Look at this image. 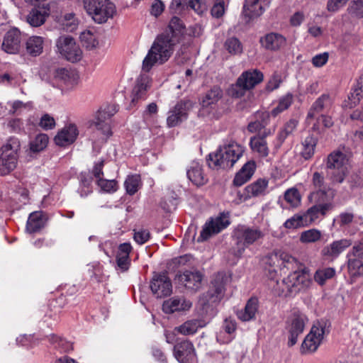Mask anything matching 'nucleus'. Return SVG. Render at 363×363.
Here are the masks:
<instances>
[{
    "instance_id": "nucleus-15",
    "label": "nucleus",
    "mask_w": 363,
    "mask_h": 363,
    "mask_svg": "<svg viewBox=\"0 0 363 363\" xmlns=\"http://www.w3.org/2000/svg\"><path fill=\"white\" fill-rule=\"evenodd\" d=\"M230 225L229 217L228 214L220 213V216L205 224V227L201 232L199 241L207 240L211 235L220 233Z\"/></svg>"
},
{
    "instance_id": "nucleus-57",
    "label": "nucleus",
    "mask_w": 363,
    "mask_h": 363,
    "mask_svg": "<svg viewBox=\"0 0 363 363\" xmlns=\"http://www.w3.org/2000/svg\"><path fill=\"white\" fill-rule=\"evenodd\" d=\"M226 50L231 54H240L242 52V47L240 40L236 38H228L225 43Z\"/></svg>"
},
{
    "instance_id": "nucleus-49",
    "label": "nucleus",
    "mask_w": 363,
    "mask_h": 363,
    "mask_svg": "<svg viewBox=\"0 0 363 363\" xmlns=\"http://www.w3.org/2000/svg\"><path fill=\"white\" fill-rule=\"evenodd\" d=\"M321 231L315 228H312L303 231L300 234L299 240L301 243L309 244L319 241L321 239Z\"/></svg>"
},
{
    "instance_id": "nucleus-45",
    "label": "nucleus",
    "mask_w": 363,
    "mask_h": 363,
    "mask_svg": "<svg viewBox=\"0 0 363 363\" xmlns=\"http://www.w3.org/2000/svg\"><path fill=\"white\" fill-rule=\"evenodd\" d=\"M183 29L182 22L179 18L174 16L169 21L167 28L162 34H167L178 41L179 36Z\"/></svg>"
},
{
    "instance_id": "nucleus-29",
    "label": "nucleus",
    "mask_w": 363,
    "mask_h": 363,
    "mask_svg": "<svg viewBox=\"0 0 363 363\" xmlns=\"http://www.w3.org/2000/svg\"><path fill=\"white\" fill-rule=\"evenodd\" d=\"M268 134H270V131L267 133L264 130L262 133L255 135L250 139V146L252 150L260 157H266L269 155V149L265 139Z\"/></svg>"
},
{
    "instance_id": "nucleus-8",
    "label": "nucleus",
    "mask_w": 363,
    "mask_h": 363,
    "mask_svg": "<svg viewBox=\"0 0 363 363\" xmlns=\"http://www.w3.org/2000/svg\"><path fill=\"white\" fill-rule=\"evenodd\" d=\"M308 321L307 316L298 311H294L288 317L285 329L288 336L289 347H292L297 343L298 338L303 334Z\"/></svg>"
},
{
    "instance_id": "nucleus-37",
    "label": "nucleus",
    "mask_w": 363,
    "mask_h": 363,
    "mask_svg": "<svg viewBox=\"0 0 363 363\" xmlns=\"http://www.w3.org/2000/svg\"><path fill=\"white\" fill-rule=\"evenodd\" d=\"M257 299L255 298H250L244 309L238 311V318L242 321H250L254 319L257 311Z\"/></svg>"
},
{
    "instance_id": "nucleus-50",
    "label": "nucleus",
    "mask_w": 363,
    "mask_h": 363,
    "mask_svg": "<svg viewBox=\"0 0 363 363\" xmlns=\"http://www.w3.org/2000/svg\"><path fill=\"white\" fill-rule=\"evenodd\" d=\"M294 100V96L291 93H287L279 100L278 105L271 111V115L276 117L284 111L288 109Z\"/></svg>"
},
{
    "instance_id": "nucleus-22",
    "label": "nucleus",
    "mask_w": 363,
    "mask_h": 363,
    "mask_svg": "<svg viewBox=\"0 0 363 363\" xmlns=\"http://www.w3.org/2000/svg\"><path fill=\"white\" fill-rule=\"evenodd\" d=\"M78 135L79 131L77 126L74 124H69L58 131L54 140L57 145L65 147L72 144Z\"/></svg>"
},
{
    "instance_id": "nucleus-10",
    "label": "nucleus",
    "mask_w": 363,
    "mask_h": 363,
    "mask_svg": "<svg viewBox=\"0 0 363 363\" xmlns=\"http://www.w3.org/2000/svg\"><path fill=\"white\" fill-rule=\"evenodd\" d=\"M228 280V277L225 274L218 273L211 281L209 290L200 298L201 304L204 306L218 303L224 296Z\"/></svg>"
},
{
    "instance_id": "nucleus-56",
    "label": "nucleus",
    "mask_w": 363,
    "mask_h": 363,
    "mask_svg": "<svg viewBox=\"0 0 363 363\" xmlns=\"http://www.w3.org/2000/svg\"><path fill=\"white\" fill-rule=\"evenodd\" d=\"M286 201L292 207L298 206L301 203V196L297 189L292 188L286 191L284 194Z\"/></svg>"
},
{
    "instance_id": "nucleus-58",
    "label": "nucleus",
    "mask_w": 363,
    "mask_h": 363,
    "mask_svg": "<svg viewBox=\"0 0 363 363\" xmlns=\"http://www.w3.org/2000/svg\"><path fill=\"white\" fill-rule=\"evenodd\" d=\"M97 184L102 191L108 193L115 192L118 189V184L115 179L108 180L99 178L97 180Z\"/></svg>"
},
{
    "instance_id": "nucleus-6",
    "label": "nucleus",
    "mask_w": 363,
    "mask_h": 363,
    "mask_svg": "<svg viewBox=\"0 0 363 363\" xmlns=\"http://www.w3.org/2000/svg\"><path fill=\"white\" fill-rule=\"evenodd\" d=\"M118 111L116 105H107L101 108L96 113L94 119L91 121L89 128L100 133L99 140H106L112 135L111 117Z\"/></svg>"
},
{
    "instance_id": "nucleus-53",
    "label": "nucleus",
    "mask_w": 363,
    "mask_h": 363,
    "mask_svg": "<svg viewBox=\"0 0 363 363\" xmlns=\"http://www.w3.org/2000/svg\"><path fill=\"white\" fill-rule=\"evenodd\" d=\"M347 11L352 17L363 18V0H352L347 8Z\"/></svg>"
},
{
    "instance_id": "nucleus-41",
    "label": "nucleus",
    "mask_w": 363,
    "mask_h": 363,
    "mask_svg": "<svg viewBox=\"0 0 363 363\" xmlns=\"http://www.w3.org/2000/svg\"><path fill=\"white\" fill-rule=\"evenodd\" d=\"M201 327L202 325L199 320L192 319L184 322L178 327H176L174 330L182 335H189L196 333L198 329Z\"/></svg>"
},
{
    "instance_id": "nucleus-48",
    "label": "nucleus",
    "mask_w": 363,
    "mask_h": 363,
    "mask_svg": "<svg viewBox=\"0 0 363 363\" xmlns=\"http://www.w3.org/2000/svg\"><path fill=\"white\" fill-rule=\"evenodd\" d=\"M347 268L350 275L352 277L363 275V263L361 259L354 257H347Z\"/></svg>"
},
{
    "instance_id": "nucleus-26",
    "label": "nucleus",
    "mask_w": 363,
    "mask_h": 363,
    "mask_svg": "<svg viewBox=\"0 0 363 363\" xmlns=\"http://www.w3.org/2000/svg\"><path fill=\"white\" fill-rule=\"evenodd\" d=\"M50 14L49 4L35 7L27 15V22L33 27H39L43 25Z\"/></svg>"
},
{
    "instance_id": "nucleus-43",
    "label": "nucleus",
    "mask_w": 363,
    "mask_h": 363,
    "mask_svg": "<svg viewBox=\"0 0 363 363\" xmlns=\"http://www.w3.org/2000/svg\"><path fill=\"white\" fill-rule=\"evenodd\" d=\"M225 155L229 159H234L235 163L240 158L244 152L243 147L235 142H231L221 147Z\"/></svg>"
},
{
    "instance_id": "nucleus-33",
    "label": "nucleus",
    "mask_w": 363,
    "mask_h": 363,
    "mask_svg": "<svg viewBox=\"0 0 363 363\" xmlns=\"http://www.w3.org/2000/svg\"><path fill=\"white\" fill-rule=\"evenodd\" d=\"M256 169V164L250 160L246 162L241 169L236 174L233 184L237 186H240L246 183L252 177Z\"/></svg>"
},
{
    "instance_id": "nucleus-14",
    "label": "nucleus",
    "mask_w": 363,
    "mask_h": 363,
    "mask_svg": "<svg viewBox=\"0 0 363 363\" xmlns=\"http://www.w3.org/2000/svg\"><path fill=\"white\" fill-rule=\"evenodd\" d=\"M193 103L189 99H184L179 101L174 108L169 111L167 118V124L169 128L175 127L186 120L189 111L192 108Z\"/></svg>"
},
{
    "instance_id": "nucleus-42",
    "label": "nucleus",
    "mask_w": 363,
    "mask_h": 363,
    "mask_svg": "<svg viewBox=\"0 0 363 363\" xmlns=\"http://www.w3.org/2000/svg\"><path fill=\"white\" fill-rule=\"evenodd\" d=\"M317 145V138L313 135L307 136L302 142V150L301 154L302 157L308 160L313 157L315 152V148Z\"/></svg>"
},
{
    "instance_id": "nucleus-39",
    "label": "nucleus",
    "mask_w": 363,
    "mask_h": 363,
    "mask_svg": "<svg viewBox=\"0 0 363 363\" xmlns=\"http://www.w3.org/2000/svg\"><path fill=\"white\" fill-rule=\"evenodd\" d=\"M223 91L218 86H213L208 91L201 101L203 108H208L216 104L222 97Z\"/></svg>"
},
{
    "instance_id": "nucleus-63",
    "label": "nucleus",
    "mask_w": 363,
    "mask_h": 363,
    "mask_svg": "<svg viewBox=\"0 0 363 363\" xmlns=\"http://www.w3.org/2000/svg\"><path fill=\"white\" fill-rule=\"evenodd\" d=\"M38 125L44 130H50L55 128V121L53 117L46 113L41 117Z\"/></svg>"
},
{
    "instance_id": "nucleus-60",
    "label": "nucleus",
    "mask_w": 363,
    "mask_h": 363,
    "mask_svg": "<svg viewBox=\"0 0 363 363\" xmlns=\"http://www.w3.org/2000/svg\"><path fill=\"white\" fill-rule=\"evenodd\" d=\"M62 25L64 26L65 29L69 31H72L74 29H75L77 26V20L75 18L74 14H65L62 19Z\"/></svg>"
},
{
    "instance_id": "nucleus-23",
    "label": "nucleus",
    "mask_w": 363,
    "mask_h": 363,
    "mask_svg": "<svg viewBox=\"0 0 363 363\" xmlns=\"http://www.w3.org/2000/svg\"><path fill=\"white\" fill-rule=\"evenodd\" d=\"M259 43L267 50L277 51L285 46L286 40L281 34L271 32L261 37Z\"/></svg>"
},
{
    "instance_id": "nucleus-27",
    "label": "nucleus",
    "mask_w": 363,
    "mask_h": 363,
    "mask_svg": "<svg viewBox=\"0 0 363 363\" xmlns=\"http://www.w3.org/2000/svg\"><path fill=\"white\" fill-rule=\"evenodd\" d=\"M191 306V302L184 297H173L163 303L162 309L166 313H173L177 311H188Z\"/></svg>"
},
{
    "instance_id": "nucleus-64",
    "label": "nucleus",
    "mask_w": 363,
    "mask_h": 363,
    "mask_svg": "<svg viewBox=\"0 0 363 363\" xmlns=\"http://www.w3.org/2000/svg\"><path fill=\"white\" fill-rule=\"evenodd\" d=\"M354 216L350 212L341 213L335 220L340 227L346 226L352 223Z\"/></svg>"
},
{
    "instance_id": "nucleus-61",
    "label": "nucleus",
    "mask_w": 363,
    "mask_h": 363,
    "mask_svg": "<svg viewBox=\"0 0 363 363\" xmlns=\"http://www.w3.org/2000/svg\"><path fill=\"white\" fill-rule=\"evenodd\" d=\"M347 257H354L363 259V238L354 242L352 250L347 253Z\"/></svg>"
},
{
    "instance_id": "nucleus-35",
    "label": "nucleus",
    "mask_w": 363,
    "mask_h": 363,
    "mask_svg": "<svg viewBox=\"0 0 363 363\" xmlns=\"http://www.w3.org/2000/svg\"><path fill=\"white\" fill-rule=\"evenodd\" d=\"M187 177L196 186L203 185L208 180L203 173L201 165L196 161L191 162L187 170Z\"/></svg>"
},
{
    "instance_id": "nucleus-36",
    "label": "nucleus",
    "mask_w": 363,
    "mask_h": 363,
    "mask_svg": "<svg viewBox=\"0 0 363 363\" xmlns=\"http://www.w3.org/2000/svg\"><path fill=\"white\" fill-rule=\"evenodd\" d=\"M294 258L287 254H272L266 257L265 264L269 267V272H276V267H281L284 264H289L294 261Z\"/></svg>"
},
{
    "instance_id": "nucleus-28",
    "label": "nucleus",
    "mask_w": 363,
    "mask_h": 363,
    "mask_svg": "<svg viewBox=\"0 0 363 363\" xmlns=\"http://www.w3.org/2000/svg\"><path fill=\"white\" fill-rule=\"evenodd\" d=\"M363 99V78L359 77L351 89L347 100L344 102V107L352 108L357 106Z\"/></svg>"
},
{
    "instance_id": "nucleus-52",
    "label": "nucleus",
    "mask_w": 363,
    "mask_h": 363,
    "mask_svg": "<svg viewBox=\"0 0 363 363\" xmlns=\"http://www.w3.org/2000/svg\"><path fill=\"white\" fill-rule=\"evenodd\" d=\"M125 187L126 191L130 195L135 194L140 189L141 182L140 177L138 174L128 176L125 181Z\"/></svg>"
},
{
    "instance_id": "nucleus-7",
    "label": "nucleus",
    "mask_w": 363,
    "mask_h": 363,
    "mask_svg": "<svg viewBox=\"0 0 363 363\" xmlns=\"http://www.w3.org/2000/svg\"><path fill=\"white\" fill-rule=\"evenodd\" d=\"M311 202L314 205L306 212L305 220L309 219L310 222L315 221L320 216H325L327 213L334 208V204L328 197H324L323 191H313L308 196Z\"/></svg>"
},
{
    "instance_id": "nucleus-24",
    "label": "nucleus",
    "mask_w": 363,
    "mask_h": 363,
    "mask_svg": "<svg viewBox=\"0 0 363 363\" xmlns=\"http://www.w3.org/2000/svg\"><path fill=\"white\" fill-rule=\"evenodd\" d=\"M272 0H245L244 12L250 18L261 16L269 7Z\"/></svg>"
},
{
    "instance_id": "nucleus-12",
    "label": "nucleus",
    "mask_w": 363,
    "mask_h": 363,
    "mask_svg": "<svg viewBox=\"0 0 363 363\" xmlns=\"http://www.w3.org/2000/svg\"><path fill=\"white\" fill-rule=\"evenodd\" d=\"M57 52L67 60L76 62L82 57V51L74 39L69 35H61L56 40Z\"/></svg>"
},
{
    "instance_id": "nucleus-18",
    "label": "nucleus",
    "mask_w": 363,
    "mask_h": 363,
    "mask_svg": "<svg viewBox=\"0 0 363 363\" xmlns=\"http://www.w3.org/2000/svg\"><path fill=\"white\" fill-rule=\"evenodd\" d=\"M150 289L157 298L168 296L172 292L171 280L164 273L155 274L153 276Z\"/></svg>"
},
{
    "instance_id": "nucleus-47",
    "label": "nucleus",
    "mask_w": 363,
    "mask_h": 363,
    "mask_svg": "<svg viewBox=\"0 0 363 363\" xmlns=\"http://www.w3.org/2000/svg\"><path fill=\"white\" fill-rule=\"evenodd\" d=\"M21 144L17 138H9L6 143L0 148V153L5 155H13L18 157V152L20 150Z\"/></svg>"
},
{
    "instance_id": "nucleus-2",
    "label": "nucleus",
    "mask_w": 363,
    "mask_h": 363,
    "mask_svg": "<svg viewBox=\"0 0 363 363\" xmlns=\"http://www.w3.org/2000/svg\"><path fill=\"white\" fill-rule=\"evenodd\" d=\"M312 284L309 274L305 269L290 273L281 281H277L275 290L279 295H288L306 291Z\"/></svg>"
},
{
    "instance_id": "nucleus-59",
    "label": "nucleus",
    "mask_w": 363,
    "mask_h": 363,
    "mask_svg": "<svg viewBox=\"0 0 363 363\" xmlns=\"http://www.w3.org/2000/svg\"><path fill=\"white\" fill-rule=\"evenodd\" d=\"M305 215L296 214L287 219L284 223V226L288 229H295L303 225Z\"/></svg>"
},
{
    "instance_id": "nucleus-11",
    "label": "nucleus",
    "mask_w": 363,
    "mask_h": 363,
    "mask_svg": "<svg viewBox=\"0 0 363 363\" xmlns=\"http://www.w3.org/2000/svg\"><path fill=\"white\" fill-rule=\"evenodd\" d=\"M348 159L343 152L334 151L328 156L326 167L333 169L332 180L334 182L342 183L347 173Z\"/></svg>"
},
{
    "instance_id": "nucleus-5",
    "label": "nucleus",
    "mask_w": 363,
    "mask_h": 363,
    "mask_svg": "<svg viewBox=\"0 0 363 363\" xmlns=\"http://www.w3.org/2000/svg\"><path fill=\"white\" fill-rule=\"evenodd\" d=\"M84 9L97 23H104L113 17L114 4L109 0H82Z\"/></svg>"
},
{
    "instance_id": "nucleus-51",
    "label": "nucleus",
    "mask_w": 363,
    "mask_h": 363,
    "mask_svg": "<svg viewBox=\"0 0 363 363\" xmlns=\"http://www.w3.org/2000/svg\"><path fill=\"white\" fill-rule=\"evenodd\" d=\"M48 143V136L46 134L40 133L30 143V150L33 152H38L43 150Z\"/></svg>"
},
{
    "instance_id": "nucleus-1",
    "label": "nucleus",
    "mask_w": 363,
    "mask_h": 363,
    "mask_svg": "<svg viewBox=\"0 0 363 363\" xmlns=\"http://www.w3.org/2000/svg\"><path fill=\"white\" fill-rule=\"evenodd\" d=\"M177 43V39L167 34L159 35L143 61V71L148 72L155 64L161 65L167 62L172 55Z\"/></svg>"
},
{
    "instance_id": "nucleus-20",
    "label": "nucleus",
    "mask_w": 363,
    "mask_h": 363,
    "mask_svg": "<svg viewBox=\"0 0 363 363\" xmlns=\"http://www.w3.org/2000/svg\"><path fill=\"white\" fill-rule=\"evenodd\" d=\"M177 279L187 289L196 291L201 286L203 274L197 270H186L182 274H177Z\"/></svg>"
},
{
    "instance_id": "nucleus-40",
    "label": "nucleus",
    "mask_w": 363,
    "mask_h": 363,
    "mask_svg": "<svg viewBox=\"0 0 363 363\" xmlns=\"http://www.w3.org/2000/svg\"><path fill=\"white\" fill-rule=\"evenodd\" d=\"M43 226L44 220L42 212L35 211L30 214L26 225V230L30 233L40 230Z\"/></svg>"
},
{
    "instance_id": "nucleus-31",
    "label": "nucleus",
    "mask_w": 363,
    "mask_h": 363,
    "mask_svg": "<svg viewBox=\"0 0 363 363\" xmlns=\"http://www.w3.org/2000/svg\"><path fill=\"white\" fill-rule=\"evenodd\" d=\"M333 104L331 96L328 94H323L312 104L310 108L307 119L314 118L317 114L329 109Z\"/></svg>"
},
{
    "instance_id": "nucleus-4",
    "label": "nucleus",
    "mask_w": 363,
    "mask_h": 363,
    "mask_svg": "<svg viewBox=\"0 0 363 363\" xmlns=\"http://www.w3.org/2000/svg\"><path fill=\"white\" fill-rule=\"evenodd\" d=\"M330 323L326 320L317 321L305 337L301 347L302 354H311L320 345L324 337L330 332Z\"/></svg>"
},
{
    "instance_id": "nucleus-54",
    "label": "nucleus",
    "mask_w": 363,
    "mask_h": 363,
    "mask_svg": "<svg viewBox=\"0 0 363 363\" xmlns=\"http://www.w3.org/2000/svg\"><path fill=\"white\" fill-rule=\"evenodd\" d=\"M79 38L83 45L87 49H93L98 45L95 35L89 30H85L80 34Z\"/></svg>"
},
{
    "instance_id": "nucleus-9",
    "label": "nucleus",
    "mask_w": 363,
    "mask_h": 363,
    "mask_svg": "<svg viewBox=\"0 0 363 363\" xmlns=\"http://www.w3.org/2000/svg\"><path fill=\"white\" fill-rule=\"evenodd\" d=\"M263 80L262 73L257 69H252L244 72L237 79L235 84L232 85V96L236 98L242 96L246 91L254 88Z\"/></svg>"
},
{
    "instance_id": "nucleus-44",
    "label": "nucleus",
    "mask_w": 363,
    "mask_h": 363,
    "mask_svg": "<svg viewBox=\"0 0 363 363\" xmlns=\"http://www.w3.org/2000/svg\"><path fill=\"white\" fill-rule=\"evenodd\" d=\"M298 124V121L292 118L284 125L277 135V140L279 145H281L284 142L287 137L294 133V131L296 129Z\"/></svg>"
},
{
    "instance_id": "nucleus-19",
    "label": "nucleus",
    "mask_w": 363,
    "mask_h": 363,
    "mask_svg": "<svg viewBox=\"0 0 363 363\" xmlns=\"http://www.w3.org/2000/svg\"><path fill=\"white\" fill-rule=\"evenodd\" d=\"M54 79L62 90L68 91L77 84L78 76L74 72L61 67L55 70Z\"/></svg>"
},
{
    "instance_id": "nucleus-32",
    "label": "nucleus",
    "mask_w": 363,
    "mask_h": 363,
    "mask_svg": "<svg viewBox=\"0 0 363 363\" xmlns=\"http://www.w3.org/2000/svg\"><path fill=\"white\" fill-rule=\"evenodd\" d=\"M150 86V77L146 74H140L137 79L136 84L133 90L132 103L134 104L138 99H144Z\"/></svg>"
},
{
    "instance_id": "nucleus-21",
    "label": "nucleus",
    "mask_w": 363,
    "mask_h": 363,
    "mask_svg": "<svg viewBox=\"0 0 363 363\" xmlns=\"http://www.w3.org/2000/svg\"><path fill=\"white\" fill-rule=\"evenodd\" d=\"M186 6L199 15H202L208 9L206 4L202 0H172L169 9L172 13H177L183 11Z\"/></svg>"
},
{
    "instance_id": "nucleus-17",
    "label": "nucleus",
    "mask_w": 363,
    "mask_h": 363,
    "mask_svg": "<svg viewBox=\"0 0 363 363\" xmlns=\"http://www.w3.org/2000/svg\"><path fill=\"white\" fill-rule=\"evenodd\" d=\"M173 355L179 363H192L196 354L193 343L186 340L174 346Z\"/></svg>"
},
{
    "instance_id": "nucleus-25",
    "label": "nucleus",
    "mask_w": 363,
    "mask_h": 363,
    "mask_svg": "<svg viewBox=\"0 0 363 363\" xmlns=\"http://www.w3.org/2000/svg\"><path fill=\"white\" fill-rule=\"evenodd\" d=\"M208 164L213 169H228L233 167L235 160L226 157L220 147L216 152L209 155Z\"/></svg>"
},
{
    "instance_id": "nucleus-34",
    "label": "nucleus",
    "mask_w": 363,
    "mask_h": 363,
    "mask_svg": "<svg viewBox=\"0 0 363 363\" xmlns=\"http://www.w3.org/2000/svg\"><path fill=\"white\" fill-rule=\"evenodd\" d=\"M25 45L28 55L32 57L39 56L43 51L44 38L38 35L30 36L26 41Z\"/></svg>"
},
{
    "instance_id": "nucleus-3",
    "label": "nucleus",
    "mask_w": 363,
    "mask_h": 363,
    "mask_svg": "<svg viewBox=\"0 0 363 363\" xmlns=\"http://www.w3.org/2000/svg\"><path fill=\"white\" fill-rule=\"evenodd\" d=\"M264 235V231L259 227L238 226L234 233L237 245L235 255L240 257L247 247L262 240Z\"/></svg>"
},
{
    "instance_id": "nucleus-62",
    "label": "nucleus",
    "mask_w": 363,
    "mask_h": 363,
    "mask_svg": "<svg viewBox=\"0 0 363 363\" xmlns=\"http://www.w3.org/2000/svg\"><path fill=\"white\" fill-rule=\"evenodd\" d=\"M222 329L225 331V333L231 336L236 330L235 320L232 318H225L223 321ZM232 338L233 337H230L228 342L230 341Z\"/></svg>"
},
{
    "instance_id": "nucleus-46",
    "label": "nucleus",
    "mask_w": 363,
    "mask_h": 363,
    "mask_svg": "<svg viewBox=\"0 0 363 363\" xmlns=\"http://www.w3.org/2000/svg\"><path fill=\"white\" fill-rule=\"evenodd\" d=\"M336 270L334 267H325L318 269L313 276L314 280L320 286L325 284L326 281L335 276Z\"/></svg>"
},
{
    "instance_id": "nucleus-30",
    "label": "nucleus",
    "mask_w": 363,
    "mask_h": 363,
    "mask_svg": "<svg viewBox=\"0 0 363 363\" xmlns=\"http://www.w3.org/2000/svg\"><path fill=\"white\" fill-rule=\"evenodd\" d=\"M268 181L259 179L251 184L247 186L243 192V200L247 201L252 197L264 195L267 192Z\"/></svg>"
},
{
    "instance_id": "nucleus-16",
    "label": "nucleus",
    "mask_w": 363,
    "mask_h": 363,
    "mask_svg": "<svg viewBox=\"0 0 363 363\" xmlns=\"http://www.w3.org/2000/svg\"><path fill=\"white\" fill-rule=\"evenodd\" d=\"M352 244L351 240L347 238L334 240L323 247L320 255L325 260L333 262Z\"/></svg>"
},
{
    "instance_id": "nucleus-13",
    "label": "nucleus",
    "mask_w": 363,
    "mask_h": 363,
    "mask_svg": "<svg viewBox=\"0 0 363 363\" xmlns=\"http://www.w3.org/2000/svg\"><path fill=\"white\" fill-rule=\"evenodd\" d=\"M22 34L21 31L13 28L9 30L4 35L1 49L9 55H17L20 53L22 45Z\"/></svg>"
},
{
    "instance_id": "nucleus-38",
    "label": "nucleus",
    "mask_w": 363,
    "mask_h": 363,
    "mask_svg": "<svg viewBox=\"0 0 363 363\" xmlns=\"http://www.w3.org/2000/svg\"><path fill=\"white\" fill-rule=\"evenodd\" d=\"M18 158L16 155L0 153V175H6L15 169Z\"/></svg>"
},
{
    "instance_id": "nucleus-55",
    "label": "nucleus",
    "mask_w": 363,
    "mask_h": 363,
    "mask_svg": "<svg viewBox=\"0 0 363 363\" xmlns=\"http://www.w3.org/2000/svg\"><path fill=\"white\" fill-rule=\"evenodd\" d=\"M312 184L314 189H315V191H323L324 197H328L327 194V187L324 182V177L321 173L318 172L313 173L312 178Z\"/></svg>"
}]
</instances>
